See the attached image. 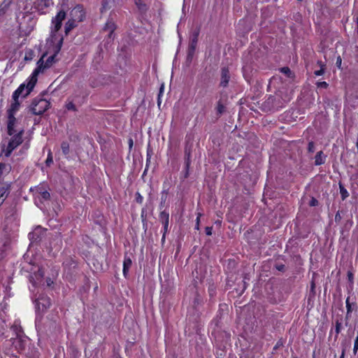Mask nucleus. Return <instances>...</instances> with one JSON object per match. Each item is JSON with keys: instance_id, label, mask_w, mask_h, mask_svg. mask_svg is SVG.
Here are the masks:
<instances>
[{"instance_id": "aec40b11", "label": "nucleus", "mask_w": 358, "mask_h": 358, "mask_svg": "<svg viewBox=\"0 0 358 358\" xmlns=\"http://www.w3.org/2000/svg\"><path fill=\"white\" fill-rule=\"evenodd\" d=\"M13 0H3L0 4V16H3L7 12Z\"/></svg>"}, {"instance_id": "09e8293b", "label": "nucleus", "mask_w": 358, "mask_h": 358, "mask_svg": "<svg viewBox=\"0 0 358 358\" xmlns=\"http://www.w3.org/2000/svg\"><path fill=\"white\" fill-rule=\"evenodd\" d=\"M348 279L350 281H352L353 280V274L351 273H348Z\"/></svg>"}, {"instance_id": "39448f33", "label": "nucleus", "mask_w": 358, "mask_h": 358, "mask_svg": "<svg viewBox=\"0 0 358 358\" xmlns=\"http://www.w3.org/2000/svg\"><path fill=\"white\" fill-rule=\"evenodd\" d=\"M50 306V300L48 297L41 296L36 300V307L38 310L43 311Z\"/></svg>"}, {"instance_id": "a18cd8bd", "label": "nucleus", "mask_w": 358, "mask_h": 358, "mask_svg": "<svg viewBox=\"0 0 358 358\" xmlns=\"http://www.w3.org/2000/svg\"><path fill=\"white\" fill-rule=\"evenodd\" d=\"M206 234L208 236H210L212 234V227H207L206 228Z\"/></svg>"}, {"instance_id": "2eb2a0df", "label": "nucleus", "mask_w": 358, "mask_h": 358, "mask_svg": "<svg viewBox=\"0 0 358 358\" xmlns=\"http://www.w3.org/2000/svg\"><path fill=\"white\" fill-rule=\"evenodd\" d=\"M197 41H198V33L195 32L191 38L190 43L189 45V52H188L189 56H192L194 54V50L196 49V44H197Z\"/></svg>"}, {"instance_id": "f3484780", "label": "nucleus", "mask_w": 358, "mask_h": 358, "mask_svg": "<svg viewBox=\"0 0 358 358\" xmlns=\"http://www.w3.org/2000/svg\"><path fill=\"white\" fill-rule=\"evenodd\" d=\"M101 12H106L113 8L115 6V0H103Z\"/></svg>"}, {"instance_id": "4c0bfd02", "label": "nucleus", "mask_w": 358, "mask_h": 358, "mask_svg": "<svg viewBox=\"0 0 358 358\" xmlns=\"http://www.w3.org/2000/svg\"><path fill=\"white\" fill-rule=\"evenodd\" d=\"M281 72L287 74L289 76V74L291 73L290 69L288 67H283L281 69Z\"/></svg>"}, {"instance_id": "603ef678", "label": "nucleus", "mask_w": 358, "mask_h": 358, "mask_svg": "<svg viewBox=\"0 0 358 358\" xmlns=\"http://www.w3.org/2000/svg\"><path fill=\"white\" fill-rule=\"evenodd\" d=\"M283 268H284V266H283V265H280V266H279L278 267V269L279 271H282V270L283 269Z\"/></svg>"}, {"instance_id": "a211bd4d", "label": "nucleus", "mask_w": 358, "mask_h": 358, "mask_svg": "<svg viewBox=\"0 0 358 358\" xmlns=\"http://www.w3.org/2000/svg\"><path fill=\"white\" fill-rule=\"evenodd\" d=\"M115 29H116V26H115V23L112 21H108L103 28V31H108V37L109 38H112L113 32Z\"/></svg>"}, {"instance_id": "37998d69", "label": "nucleus", "mask_w": 358, "mask_h": 358, "mask_svg": "<svg viewBox=\"0 0 358 358\" xmlns=\"http://www.w3.org/2000/svg\"><path fill=\"white\" fill-rule=\"evenodd\" d=\"M342 59L340 56L337 57L336 64L340 69L341 66Z\"/></svg>"}, {"instance_id": "393cba45", "label": "nucleus", "mask_w": 358, "mask_h": 358, "mask_svg": "<svg viewBox=\"0 0 358 358\" xmlns=\"http://www.w3.org/2000/svg\"><path fill=\"white\" fill-rule=\"evenodd\" d=\"M62 152L66 155L69 153V144L66 141H63L61 145Z\"/></svg>"}, {"instance_id": "6e6d98bb", "label": "nucleus", "mask_w": 358, "mask_h": 358, "mask_svg": "<svg viewBox=\"0 0 358 358\" xmlns=\"http://www.w3.org/2000/svg\"><path fill=\"white\" fill-rule=\"evenodd\" d=\"M38 276H39L40 278H42L43 275H42L41 273H39V274H38Z\"/></svg>"}, {"instance_id": "3c124183", "label": "nucleus", "mask_w": 358, "mask_h": 358, "mask_svg": "<svg viewBox=\"0 0 358 358\" xmlns=\"http://www.w3.org/2000/svg\"><path fill=\"white\" fill-rule=\"evenodd\" d=\"M151 155H152V150H150L149 148L148 150V153H147V157H151Z\"/></svg>"}, {"instance_id": "bb28decb", "label": "nucleus", "mask_w": 358, "mask_h": 358, "mask_svg": "<svg viewBox=\"0 0 358 358\" xmlns=\"http://www.w3.org/2000/svg\"><path fill=\"white\" fill-rule=\"evenodd\" d=\"M216 110H217V113L219 115H220L224 112L225 107L220 101H218Z\"/></svg>"}, {"instance_id": "ea45409f", "label": "nucleus", "mask_w": 358, "mask_h": 358, "mask_svg": "<svg viewBox=\"0 0 358 358\" xmlns=\"http://www.w3.org/2000/svg\"><path fill=\"white\" fill-rule=\"evenodd\" d=\"M341 326V324L337 321L336 323V332L337 334H338L340 333Z\"/></svg>"}, {"instance_id": "f704fd0d", "label": "nucleus", "mask_w": 358, "mask_h": 358, "mask_svg": "<svg viewBox=\"0 0 358 358\" xmlns=\"http://www.w3.org/2000/svg\"><path fill=\"white\" fill-rule=\"evenodd\" d=\"M317 87H320V88H327L328 87V84L324 81L318 82L317 83Z\"/></svg>"}, {"instance_id": "423d86ee", "label": "nucleus", "mask_w": 358, "mask_h": 358, "mask_svg": "<svg viewBox=\"0 0 358 358\" xmlns=\"http://www.w3.org/2000/svg\"><path fill=\"white\" fill-rule=\"evenodd\" d=\"M45 231V229L42 228L41 226H38L32 232L29 234V238L32 243L39 241Z\"/></svg>"}, {"instance_id": "79ce46f5", "label": "nucleus", "mask_w": 358, "mask_h": 358, "mask_svg": "<svg viewBox=\"0 0 358 358\" xmlns=\"http://www.w3.org/2000/svg\"><path fill=\"white\" fill-rule=\"evenodd\" d=\"M142 199H143V198H142V196H141V194H140L138 192H137V193L136 194V201H137L138 203H141V202H142Z\"/></svg>"}, {"instance_id": "49530a36", "label": "nucleus", "mask_w": 358, "mask_h": 358, "mask_svg": "<svg viewBox=\"0 0 358 358\" xmlns=\"http://www.w3.org/2000/svg\"><path fill=\"white\" fill-rule=\"evenodd\" d=\"M200 215H201L200 214H198L197 217H196V226H195L196 229H199V227Z\"/></svg>"}, {"instance_id": "2f4dec72", "label": "nucleus", "mask_w": 358, "mask_h": 358, "mask_svg": "<svg viewBox=\"0 0 358 358\" xmlns=\"http://www.w3.org/2000/svg\"><path fill=\"white\" fill-rule=\"evenodd\" d=\"M347 314H349L352 311L351 305L349 301V297L345 301Z\"/></svg>"}, {"instance_id": "c9c22d12", "label": "nucleus", "mask_w": 358, "mask_h": 358, "mask_svg": "<svg viewBox=\"0 0 358 358\" xmlns=\"http://www.w3.org/2000/svg\"><path fill=\"white\" fill-rule=\"evenodd\" d=\"M341 220H342V217L340 214V212L338 211L335 215V222H340Z\"/></svg>"}, {"instance_id": "9d476101", "label": "nucleus", "mask_w": 358, "mask_h": 358, "mask_svg": "<svg viewBox=\"0 0 358 358\" xmlns=\"http://www.w3.org/2000/svg\"><path fill=\"white\" fill-rule=\"evenodd\" d=\"M17 122V120L14 115H10V116H8L7 133L9 136H12L16 133V130L14 129V127Z\"/></svg>"}, {"instance_id": "4468645a", "label": "nucleus", "mask_w": 358, "mask_h": 358, "mask_svg": "<svg viewBox=\"0 0 358 358\" xmlns=\"http://www.w3.org/2000/svg\"><path fill=\"white\" fill-rule=\"evenodd\" d=\"M10 185L0 182V206L3 203L8 194Z\"/></svg>"}, {"instance_id": "6ab92c4d", "label": "nucleus", "mask_w": 358, "mask_h": 358, "mask_svg": "<svg viewBox=\"0 0 358 358\" xmlns=\"http://www.w3.org/2000/svg\"><path fill=\"white\" fill-rule=\"evenodd\" d=\"M326 155L322 151L317 152L315 157V165L320 166L325 163Z\"/></svg>"}, {"instance_id": "f03ea898", "label": "nucleus", "mask_w": 358, "mask_h": 358, "mask_svg": "<svg viewBox=\"0 0 358 358\" xmlns=\"http://www.w3.org/2000/svg\"><path fill=\"white\" fill-rule=\"evenodd\" d=\"M46 55H47V53H44L37 62V67L32 73V74L29 78V80L28 82L27 94H30L31 92L33 90L35 85L37 83V77H38V74L40 73L43 72V71L45 69H48L47 67H45V64H44V60H43L44 57Z\"/></svg>"}, {"instance_id": "f257e3e1", "label": "nucleus", "mask_w": 358, "mask_h": 358, "mask_svg": "<svg viewBox=\"0 0 358 358\" xmlns=\"http://www.w3.org/2000/svg\"><path fill=\"white\" fill-rule=\"evenodd\" d=\"M50 106V103L43 98H35L29 107V111L36 115H41L45 112Z\"/></svg>"}, {"instance_id": "6e6552de", "label": "nucleus", "mask_w": 358, "mask_h": 358, "mask_svg": "<svg viewBox=\"0 0 358 358\" xmlns=\"http://www.w3.org/2000/svg\"><path fill=\"white\" fill-rule=\"evenodd\" d=\"M169 215L166 212H162L160 214V220L163 225V235L162 238V242L163 243L165 240V234L168 231L169 227Z\"/></svg>"}, {"instance_id": "412c9836", "label": "nucleus", "mask_w": 358, "mask_h": 358, "mask_svg": "<svg viewBox=\"0 0 358 358\" xmlns=\"http://www.w3.org/2000/svg\"><path fill=\"white\" fill-rule=\"evenodd\" d=\"M132 264L131 259L129 257H125L123 262V275L126 278L127 276L129 268Z\"/></svg>"}, {"instance_id": "a878e982", "label": "nucleus", "mask_w": 358, "mask_h": 358, "mask_svg": "<svg viewBox=\"0 0 358 358\" xmlns=\"http://www.w3.org/2000/svg\"><path fill=\"white\" fill-rule=\"evenodd\" d=\"M34 57V51L31 50H29L26 52L24 59L27 62L31 61L33 59Z\"/></svg>"}, {"instance_id": "bf43d9fd", "label": "nucleus", "mask_w": 358, "mask_h": 358, "mask_svg": "<svg viewBox=\"0 0 358 358\" xmlns=\"http://www.w3.org/2000/svg\"><path fill=\"white\" fill-rule=\"evenodd\" d=\"M357 33H358V23H357Z\"/></svg>"}, {"instance_id": "c03bdc74", "label": "nucleus", "mask_w": 358, "mask_h": 358, "mask_svg": "<svg viewBox=\"0 0 358 358\" xmlns=\"http://www.w3.org/2000/svg\"><path fill=\"white\" fill-rule=\"evenodd\" d=\"M128 144H129V150H131L134 145V141L131 138H129Z\"/></svg>"}, {"instance_id": "cd10ccee", "label": "nucleus", "mask_w": 358, "mask_h": 358, "mask_svg": "<svg viewBox=\"0 0 358 358\" xmlns=\"http://www.w3.org/2000/svg\"><path fill=\"white\" fill-rule=\"evenodd\" d=\"M308 150L309 152H314L315 150V144L313 142H309L308 143Z\"/></svg>"}, {"instance_id": "8fccbe9b", "label": "nucleus", "mask_w": 358, "mask_h": 358, "mask_svg": "<svg viewBox=\"0 0 358 358\" xmlns=\"http://www.w3.org/2000/svg\"><path fill=\"white\" fill-rule=\"evenodd\" d=\"M164 84H162L161 86H160V89H159V94H158V96L160 95L161 93H162L163 90H164Z\"/></svg>"}, {"instance_id": "13d9d810", "label": "nucleus", "mask_w": 358, "mask_h": 358, "mask_svg": "<svg viewBox=\"0 0 358 358\" xmlns=\"http://www.w3.org/2000/svg\"><path fill=\"white\" fill-rule=\"evenodd\" d=\"M314 286H315V285H314V283H312V288H313V287H314Z\"/></svg>"}, {"instance_id": "473e14b6", "label": "nucleus", "mask_w": 358, "mask_h": 358, "mask_svg": "<svg viewBox=\"0 0 358 358\" xmlns=\"http://www.w3.org/2000/svg\"><path fill=\"white\" fill-rule=\"evenodd\" d=\"M358 350V336L355 340L354 348H353V353L355 355Z\"/></svg>"}, {"instance_id": "20e7f679", "label": "nucleus", "mask_w": 358, "mask_h": 358, "mask_svg": "<svg viewBox=\"0 0 358 358\" xmlns=\"http://www.w3.org/2000/svg\"><path fill=\"white\" fill-rule=\"evenodd\" d=\"M23 134H24V130L22 129V130L19 131L17 134H14L13 135H12L13 137L10 140V141L8 144V146H7L6 151L5 152V155L6 157H9L10 155L11 152H13V150L22 143Z\"/></svg>"}, {"instance_id": "58836bf2", "label": "nucleus", "mask_w": 358, "mask_h": 358, "mask_svg": "<svg viewBox=\"0 0 358 358\" xmlns=\"http://www.w3.org/2000/svg\"><path fill=\"white\" fill-rule=\"evenodd\" d=\"M136 4L139 7V8L142 10H144V7L145 6V5H143L141 3V0H136Z\"/></svg>"}, {"instance_id": "b1692460", "label": "nucleus", "mask_w": 358, "mask_h": 358, "mask_svg": "<svg viewBox=\"0 0 358 358\" xmlns=\"http://www.w3.org/2000/svg\"><path fill=\"white\" fill-rule=\"evenodd\" d=\"M75 26L76 25L74 20H69L65 25L66 34L67 35L71 31V29H73L75 27Z\"/></svg>"}, {"instance_id": "7c9ffc66", "label": "nucleus", "mask_w": 358, "mask_h": 358, "mask_svg": "<svg viewBox=\"0 0 358 358\" xmlns=\"http://www.w3.org/2000/svg\"><path fill=\"white\" fill-rule=\"evenodd\" d=\"M6 324L4 322L0 323V336H3L4 334L5 328Z\"/></svg>"}, {"instance_id": "9b49d317", "label": "nucleus", "mask_w": 358, "mask_h": 358, "mask_svg": "<svg viewBox=\"0 0 358 358\" xmlns=\"http://www.w3.org/2000/svg\"><path fill=\"white\" fill-rule=\"evenodd\" d=\"M230 79V73L228 68L224 67L221 71L220 86L226 87L228 85Z\"/></svg>"}, {"instance_id": "5fc2aeb1", "label": "nucleus", "mask_w": 358, "mask_h": 358, "mask_svg": "<svg viewBox=\"0 0 358 358\" xmlns=\"http://www.w3.org/2000/svg\"><path fill=\"white\" fill-rule=\"evenodd\" d=\"M3 258V253L0 255V259Z\"/></svg>"}, {"instance_id": "864d4df0", "label": "nucleus", "mask_w": 358, "mask_h": 358, "mask_svg": "<svg viewBox=\"0 0 358 358\" xmlns=\"http://www.w3.org/2000/svg\"><path fill=\"white\" fill-rule=\"evenodd\" d=\"M340 358H344V351L342 352V355H341Z\"/></svg>"}, {"instance_id": "72a5a7b5", "label": "nucleus", "mask_w": 358, "mask_h": 358, "mask_svg": "<svg viewBox=\"0 0 358 358\" xmlns=\"http://www.w3.org/2000/svg\"><path fill=\"white\" fill-rule=\"evenodd\" d=\"M150 158H151V157H147V160H146V166H145V170H144V172H143V176H144L145 175H146V174H147V173H148L149 164L150 163Z\"/></svg>"}, {"instance_id": "c756f323", "label": "nucleus", "mask_w": 358, "mask_h": 358, "mask_svg": "<svg viewBox=\"0 0 358 358\" xmlns=\"http://www.w3.org/2000/svg\"><path fill=\"white\" fill-rule=\"evenodd\" d=\"M52 162H53L52 157L50 151H49L48 158L45 161V164L47 166H50L52 163Z\"/></svg>"}, {"instance_id": "4be33fe9", "label": "nucleus", "mask_w": 358, "mask_h": 358, "mask_svg": "<svg viewBox=\"0 0 358 358\" xmlns=\"http://www.w3.org/2000/svg\"><path fill=\"white\" fill-rule=\"evenodd\" d=\"M36 190H37V192L41 195V196L43 199H44V200L50 199V195L48 191L43 190L41 187H38Z\"/></svg>"}, {"instance_id": "de8ad7c7", "label": "nucleus", "mask_w": 358, "mask_h": 358, "mask_svg": "<svg viewBox=\"0 0 358 358\" xmlns=\"http://www.w3.org/2000/svg\"><path fill=\"white\" fill-rule=\"evenodd\" d=\"M317 64L320 66V69H325V64L322 61H319Z\"/></svg>"}, {"instance_id": "dca6fc26", "label": "nucleus", "mask_w": 358, "mask_h": 358, "mask_svg": "<svg viewBox=\"0 0 358 358\" xmlns=\"http://www.w3.org/2000/svg\"><path fill=\"white\" fill-rule=\"evenodd\" d=\"M10 329L15 333L16 335V338L19 339L20 341H22V338L23 336V331L20 324H18L16 322L10 327Z\"/></svg>"}, {"instance_id": "0eeeda50", "label": "nucleus", "mask_w": 358, "mask_h": 358, "mask_svg": "<svg viewBox=\"0 0 358 358\" xmlns=\"http://www.w3.org/2000/svg\"><path fill=\"white\" fill-rule=\"evenodd\" d=\"M66 13L64 10H60L56 17L52 20L54 24V31H57L62 27V22L65 19Z\"/></svg>"}, {"instance_id": "5701e85b", "label": "nucleus", "mask_w": 358, "mask_h": 358, "mask_svg": "<svg viewBox=\"0 0 358 358\" xmlns=\"http://www.w3.org/2000/svg\"><path fill=\"white\" fill-rule=\"evenodd\" d=\"M339 189L341 199L344 201L349 196L348 192L341 183H339Z\"/></svg>"}, {"instance_id": "ddd939ff", "label": "nucleus", "mask_w": 358, "mask_h": 358, "mask_svg": "<svg viewBox=\"0 0 358 358\" xmlns=\"http://www.w3.org/2000/svg\"><path fill=\"white\" fill-rule=\"evenodd\" d=\"M13 102L10 104V108L7 110V116L13 115L15 116V113L19 110L20 102L19 99L13 98Z\"/></svg>"}, {"instance_id": "a19ab883", "label": "nucleus", "mask_w": 358, "mask_h": 358, "mask_svg": "<svg viewBox=\"0 0 358 358\" xmlns=\"http://www.w3.org/2000/svg\"><path fill=\"white\" fill-rule=\"evenodd\" d=\"M317 203H318V201L317 199H315V198H312L310 201V206H317Z\"/></svg>"}, {"instance_id": "c85d7f7f", "label": "nucleus", "mask_w": 358, "mask_h": 358, "mask_svg": "<svg viewBox=\"0 0 358 358\" xmlns=\"http://www.w3.org/2000/svg\"><path fill=\"white\" fill-rule=\"evenodd\" d=\"M66 108L68 110H74V111H76L77 110L76 106L74 105V103L73 102L68 103L66 105Z\"/></svg>"}, {"instance_id": "7ed1b4c3", "label": "nucleus", "mask_w": 358, "mask_h": 358, "mask_svg": "<svg viewBox=\"0 0 358 358\" xmlns=\"http://www.w3.org/2000/svg\"><path fill=\"white\" fill-rule=\"evenodd\" d=\"M43 325L47 333H56L60 327L58 316L55 314L48 315Z\"/></svg>"}, {"instance_id": "e433bc0d", "label": "nucleus", "mask_w": 358, "mask_h": 358, "mask_svg": "<svg viewBox=\"0 0 358 358\" xmlns=\"http://www.w3.org/2000/svg\"><path fill=\"white\" fill-rule=\"evenodd\" d=\"M324 69H320V70H318V71H315L314 72V74H315L316 76H320L323 75V74H324Z\"/></svg>"}, {"instance_id": "f8f14e48", "label": "nucleus", "mask_w": 358, "mask_h": 358, "mask_svg": "<svg viewBox=\"0 0 358 358\" xmlns=\"http://www.w3.org/2000/svg\"><path fill=\"white\" fill-rule=\"evenodd\" d=\"M62 42H63V38H61L59 39V41L58 44H57V50L55 51V54L51 55V56H50L46 59V62L45 63V67L49 68L52 64V63H54L55 62V57H56L57 54L59 52V51L61 49V47H62Z\"/></svg>"}, {"instance_id": "4d7b16f0", "label": "nucleus", "mask_w": 358, "mask_h": 358, "mask_svg": "<svg viewBox=\"0 0 358 358\" xmlns=\"http://www.w3.org/2000/svg\"><path fill=\"white\" fill-rule=\"evenodd\" d=\"M157 106H158V107L160 106V103L159 101H158Z\"/></svg>"}, {"instance_id": "1a4fd4ad", "label": "nucleus", "mask_w": 358, "mask_h": 358, "mask_svg": "<svg viewBox=\"0 0 358 358\" xmlns=\"http://www.w3.org/2000/svg\"><path fill=\"white\" fill-rule=\"evenodd\" d=\"M28 91V83L25 85L24 83L21 84L19 87L13 92V98L19 99L20 96L25 98L29 94H27Z\"/></svg>"}]
</instances>
